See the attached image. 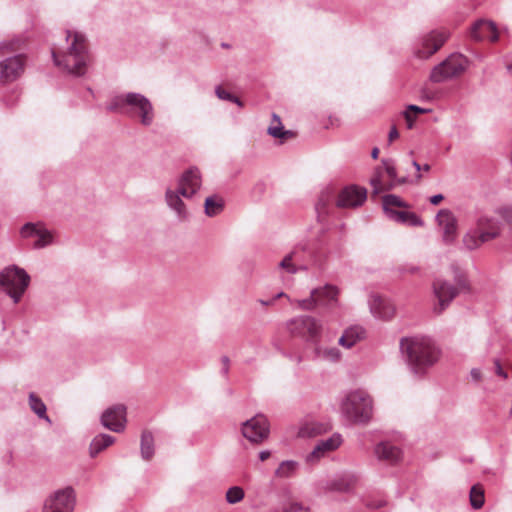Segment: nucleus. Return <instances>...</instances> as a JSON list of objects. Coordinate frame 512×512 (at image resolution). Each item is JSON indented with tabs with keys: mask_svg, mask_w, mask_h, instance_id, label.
I'll return each mask as SVG.
<instances>
[{
	"mask_svg": "<svg viewBox=\"0 0 512 512\" xmlns=\"http://www.w3.org/2000/svg\"><path fill=\"white\" fill-rule=\"evenodd\" d=\"M241 432L249 442L260 444L268 438L270 433L268 419L263 414H257L242 423Z\"/></svg>",
	"mask_w": 512,
	"mask_h": 512,
	"instance_id": "9",
	"label": "nucleus"
},
{
	"mask_svg": "<svg viewBox=\"0 0 512 512\" xmlns=\"http://www.w3.org/2000/svg\"><path fill=\"white\" fill-rule=\"evenodd\" d=\"M467 65L468 60L465 56L453 53L432 69L430 80L434 83H442L458 77L466 70Z\"/></svg>",
	"mask_w": 512,
	"mask_h": 512,
	"instance_id": "7",
	"label": "nucleus"
},
{
	"mask_svg": "<svg viewBox=\"0 0 512 512\" xmlns=\"http://www.w3.org/2000/svg\"><path fill=\"white\" fill-rule=\"evenodd\" d=\"M497 214L501 216L510 226H512V206H503L497 209Z\"/></svg>",
	"mask_w": 512,
	"mask_h": 512,
	"instance_id": "44",
	"label": "nucleus"
},
{
	"mask_svg": "<svg viewBox=\"0 0 512 512\" xmlns=\"http://www.w3.org/2000/svg\"><path fill=\"white\" fill-rule=\"evenodd\" d=\"M470 36L477 41L489 40L495 42L498 40V30L493 21L479 19L471 26Z\"/></svg>",
	"mask_w": 512,
	"mask_h": 512,
	"instance_id": "21",
	"label": "nucleus"
},
{
	"mask_svg": "<svg viewBox=\"0 0 512 512\" xmlns=\"http://www.w3.org/2000/svg\"><path fill=\"white\" fill-rule=\"evenodd\" d=\"M469 497L470 504L474 509H480L484 505V491L480 486H472Z\"/></svg>",
	"mask_w": 512,
	"mask_h": 512,
	"instance_id": "38",
	"label": "nucleus"
},
{
	"mask_svg": "<svg viewBox=\"0 0 512 512\" xmlns=\"http://www.w3.org/2000/svg\"><path fill=\"white\" fill-rule=\"evenodd\" d=\"M494 366H495V373L502 377L503 379H507L508 378V375L507 373L504 371V369L502 368V365H501V362L499 359H495L494 360Z\"/></svg>",
	"mask_w": 512,
	"mask_h": 512,
	"instance_id": "49",
	"label": "nucleus"
},
{
	"mask_svg": "<svg viewBox=\"0 0 512 512\" xmlns=\"http://www.w3.org/2000/svg\"><path fill=\"white\" fill-rule=\"evenodd\" d=\"M342 442L340 435L320 440L313 450L306 456V462L314 464L319 461L327 452L337 449Z\"/></svg>",
	"mask_w": 512,
	"mask_h": 512,
	"instance_id": "22",
	"label": "nucleus"
},
{
	"mask_svg": "<svg viewBox=\"0 0 512 512\" xmlns=\"http://www.w3.org/2000/svg\"><path fill=\"white\" fill-rule=\"evenodd\" d=\"M20 235L24 239L36 238L34 249H42L53 243L52 233L42 223L28 222L20 229Z\"/></svg>",
	"mask_w": 512,
	"mask_h": 512,
	"instance_id": "13",
	"label": "nucleus"
},
{
	"mask_svg": "<svg viewBox=\"0 0 512 512\" xmlns=\"http://www.w3.org/2000/svg\"><path fill=\"white\" fill-rule=\"evenodd\" d=\"M370 310L375 317L381 319H391L395 314L394 305L387 299L379 295H372L369 301Z\"/></svg>",
	"mask_w": 512,
	"mask_h": 512,
	"instance_id": "25",
	"label": "nucleus"
},
{
	"mask_svg": "<svg viewBox=\"0 0 512 512\" xmlns=\"http://www.w3.org/2000/svg\"><path fill=\"white\" fill-rule=\"evenodd\" d=\"M507 69H508L509 72L512 73V63L507 65Z\"/></svg>",
	"mask_w": 512,
	"mask_h": 512,
	"instance_id": "63",
	"label": "nucleus"
},
{
	"mask_svg": "<svg viewBox=\"0 0 512 512\" xmlns=\"http://www.w3.org/2000/svg\"><path fill=\"white\" fill-rule=\"evenodd\" d=\"M478 227L480 230L478 239L468 236L464 238V242L470 250L477 248L482 243L498 237L500 234V223L492 217L481 216L478 219Z\"/></svg>",
	"mask_w": 512,
	"mask_h": 512,
	"instance_id": "11",
	"label": "nucleus"
},
{
	"mask_svg": "<svg viewBox=\"0 0 512 512\" xmlns=\"http://www.w3.org/2000/svg\"><path fill=\"white\" fill-rule=\"evenodd\" d=\"M408 215H409L408 211H398L397 210L395 212H391V214L387 217L397 223L406 224Z\"/></svg>",
	"mask_w": 512,
	"mask_h": 512,
	"instance_id": "45",
	"label": "nucleus"
},
{
	"mask_svg": "<svg viewBox=\"0 0 512 512\" xmlns=\"http://www.w3.org/2000/svg\"><path fill=\"white\" fill-rule=\"evenodd\" d=\"M448 35L446 32L432 31L422 36L415 47V54L419 58H428L447 40Z\"/></svg>",
	"mask_w": 512,
	"mask_h": 512,
	"instance_id": "12",
	"label": "nucleus"
},
{
	"mask_svg": "<svg viewBox=\"0 0 512 512\" xmlns=\"http://www.w3.org/2000/svg\"><path fill=\"white\" fill-rule=\"evenodd\" d=\"M384 505L383 501H377L375 504L368 503L367 506L370 508H380Z\"/></svg>",
	"mask_w": 512,
	"mask_h": 512,
	"instance_id": "56",
	"label": "nucleus"
},
{
	"mask_svg": "<svg viewBox=\"0 0 512 512\" xmlns=\"http://www.w3.org/2000/svg\"><path fill=\"white\" fill-rule=\"evenodd\" d=\"M271 453L269 450H263L259 453V459L265 461L270 457Z\"/></svg>",
	"mask_w": 512,
	"mask_h": 512,
	"instance_id": "53",
	"label": "nucleus"
},
{
	"mask_svg": "<svg viewBox=\"0 0 512 512\" xmlns=\"http://www.w3.org/2000/svg\"><path fill=\"white\" fill-rule=\"evenodd\" d=\"M340 413L349 424L366 425L373 416V400L364 390L350 391L340 402Z\"/></svg>",
	"mask_w": 512,
	"mask_h": 512,
	"instance_id": "4",
	"label": "nucleus"
},
{
	"mask_svg": "<svg viewBox=\"0 0 512 512\" xmlns=\"http://www.w3.org/2000/svg\"><path fill=\"white\" fill-rule=\"evenodd\" d=\"M400 350L410 372L418 377H423L440 357V350L427 336L416 335L402 338Z\"/></svg>",
	"mask_w": 512,
	"mask_h": 512,
	"instance_id": "1",
	"label": "nucleus"
},
{
	"mask_svg": "<svg viewBox=\"0 0 512 512\" xmlns=\"http://www.w3.org/2000/svg\"><path fill=\"white\" fill-rule=\"evenodd\" d=\"M422 98L426 99V100H432L434 98V96L432 94H429L427 92H423V95H422Z\"/></svg>",
	"mask_w": 512,
	"mask_h": 512,
	"instance_id": "59",
	"label": "nucleus"
},
{
	"mask_svg": "<svg viewBox=\"0 0 512 512\" xmlns=\"http://www.w3.org/2000/svg\"><path fill=\"white\" fill-rule=\"evenodd\" d=\"M245 496L243 488L240 486H232L226 491V501L229 504H237L243 500Z\"/></svg>",
	"mask_w": 512,
	"mask_h": 512,
	"instance_id": "39",
	"label": "nucleus"
},
{
	"mask_svg": "<svg viewBox=\"0 0 512 512\" xmlns=\"http://www.w3.org/2000/svg\"><path fill=\"white\" fill-rule=\"evenodd\" d=\"M277 268L280 271L292 275L298 273L299 271H306V267L304 265L300 266L299 264L295 263L290 252L287 253L283 257V259L278 263Z\"/></svg>",
	"mask_w": 512,
	"mask_h": 512,
	"instance_id": "35",
	"label": "nucleus"
},
{
	"mask_svg": "<svg viewBox=\"0 0 512 512\" xmlns=\"http://www.w3.org/2000/svg\"><path fill=\"white\" fill-rule=\"evenodd\" d=\"M443 199L444 196L442 194H436L430 197V203L432 205H438Z\"/></svg>",
	"mask_w": 512,
	"mask_h": 512,
	"instance_id": "51",
	"label": "nucleus"
},
{
	"mask_svg": "<svg viewBox=\"0 0 512 512\" xmlns=\"http://www.w3.org/2000/svg\"><path fill=\"white\" fill-rule=\"evenodd\" d=\"M470 375L475 381H479L481 379V371L477 368H473L470 372Z\"/></svg>",
	"mask_w": 512,
	"mask_h": 512,
	"instance_id": "52",
	"label": "nucleus"
},
{
	"mask_svg": "<svg viewBox=\"0 0 512 512\" xmlns=\"http://www.w3.org/2000/svg\"><path fill=\"white\" fill-rule=\"evenodd\" d=\"M406 225H409L412 227H421L424 225V222L416 213L409 212Z\"/></svg>",
	"mask_w": 512,
	"mask_h": 512,
	"instance_id": "46",
	"label": "nucleus"
},
{
	"mask_svg": "<svg viewBox=\"0 0 512 512\" xmlns=\"http://www.w3.org/2000/svg\"><path fill=\"white\" fill-rule=\"evenodd\" d=\"M359 480L360 477L357 473L352 471H342L327 481L326 489L330 491L347 492L355 488Z\"/></svg>",
	"mask_w": 512,
	"mask_h": 512,
	"instance_id": "20",
	"label": "nucleus"
},
{
	"mask_svg": "<svg viewBox=\"0 0 512 512\" xmlns=\"http://www.w3.org/2000/svg\"><path fill=\"white\" fill-rule=\"evenodd\" d=\"M72 39L65 53L58 55L52 50V57L56 66L62 67L69 74L82 76L86 73L89 55L87 51L86 38L79 32L67 31L66 39Z\"/></svg>",
	"mask_w": 512,
	"mask_h": 512,
	"instance_id": "3",
	"label": "nucleus"
},
{
	"mask_svg": "<svg viewBox=\"0 0 512 512\" xmlns=\"http://www.w3.org/2000/svg\"><path fill=\"white\" fill-rule=\"evenodd\" d=\"M367 198V190L357 185H350L341 190L336 205L340 208H356Z\"/></svg>",
	"mask_w": 512,
	"mask_h": 512,
	"instance_id": "17",
	"label": "nucleus"
},
{
	"mask_svg": "<svg viewBox=\"0 0 512 512\" xmlns=\"http://www.w3.org/2000/svg\"><path fill=\"white\" fill-rule=\"evenodd\" d=\"M382 163L385 167L386 173L388 174V176L391 179V183L387 187H384L381 183L380 169H377L375 172V175L372 176L370 179V184H371V186L373 188V192L375 194H379V193L383 192L384 190H390V189L394 188L397 184H404L407 180L406 177L397 178L396 167L391 160L383 159Z\"/></svg>",
	"mask_w": 512,
	"mask_h": 512,
	"instance_id": "18",
	"label": "nucleus"
},
{
	"mask_svg": "<svg viewBox=\"0 0 512 512\" xmlns=\"http://www.w3.org/2000/svg\"><path fill=\"white\" fill-rule=\"evenodd\" d=\"M202 177L197 167H190L184 171L178 180L176 188L183 198L191 199L201 188Z\"/></svg>",
	"mask_w": 512,
	"mask_h": 512,
	"instance_id": "15",
	"label": "nucleus"
},
{
	"mask_svg": "<svg viewBox=\"0 0 512 512\" xmlns=\"http://www.w3.org/2000/svg\"><path fill=\"white\" fill-rule=\"evenodd\" d=\"M106 110L137 119L145 127L151 126L155 119L152 102L145 95L138 92H127L112 96L106 105Z\"/></svg>",
	"mask_w": 512,
	"mask_h": 512,
	"instance_id": "2",
	"label": "nucleus"
},
{
	"mask_svg": "<svg viewBox=\"0 0 512 512\" xmlns=\"http://www.w3.org/2000/svg\"><path fill=\"white\" fill-rule=\"evenodd\" d=\"M291 359L293 361H295L297 364L301 363L302 360H303L302 356H300V355H297V356H294V357L291 356Z\"/></svg>",
	"mask_w": 512,
	"mask_h": 512,
	"instance_id": "60",
	"label": "nucleus"
},
{
	"mask_svg": "<svg viewBox=\"0 0 512 512\" xmlns=\"http://www.w3.org/2000/svg\"><path fill=\"white\" fill-rule=\"evenodd\" d=\"M182 194L177 189L167 188L165 191V202L172 210L179 221H185L189 217L188 209L182 199Z\"/></svg>",
	"mask_w": 512,
	"mask_h": 512,
	"instance_id": "24",
	"label": "nucleus"
},
{
	"mask_svg": "<svg viewBox=\"0 0 512 512\" xmlns=\"http://www.w3.org/2000/svg\"><path fill=\"white\" fill-rule=\"evenodd\" d=\"M101 424L113 432L124 431L126 425V407L117 404L107 408L101 415Z\"/></svg>",
	"mask_w": 512,
	"mask_h": 512,
	"instance_id": "16",
	"label": "nucleus"
},
{
	"mask_svg": "<svg viewBox=\"0 0 512 512\" xmlns=\"http://www.w3.org/2000/svg\"><path fill=\"white\" fill-rule=\"evenodd\" d=\"M141 457L148 461L154 455V437L151 432L144 431L141 435Z\"/></svg>",
	"mask_w": 512,
	"mask_h": 512,
	"instance_id": "33",
	"label": "nucleus"
},
{
	"mask_svg": "<svg viewBox=\"0 0 512 512\" xmlns=\"http://www.w3.org/2000/svg\"><path fill=\"white\" fill-rule=\"evenodd\" d=\"M430 111H431V109L422 108L417 105H413V104L408 105L407 110L404 112V117L407 122L408 128L411 129L413 126V122H414V118L412 117L410 112L422 114V113H429Z\"/></svg>",
	"mask_w": 512,
	"mask_h": 512,
	"instance_id": "40",
	"label": "nucleus"
},
{
	"mask_svg": "<svg viewBox=\"0 0 512 512\" xmlns=\"http://www.w3.org/2000/svg\"><path fill=\"white\" fill-rule=\"evenodd\" d=\"M298 467V462L294 460L282 461L275 470V476L278 478H290L295 475Z\"/></svg>",
	"mask_w": 512,
	"mask_h": 512,
	"instance_id": "36",
	"label": "nucleus"
},
{
	"mask_svg": "<svg viewBox=\"0 0 512 512\" xmlns=\"http://www.w3.org/2000/svg\"><path fill=\"white\" fill-rule=\"evenodd\" d=\"M377 459L389 465H395L402 459V451L388 441L378 443L374 448Z\"/></svg>",
	"mask_w": 512,
	"mask_h": 512,
	"instance_id": "23",
	"label": "nucleus"
},
{
	"mask_svg": "<svg viewBox=\"0 0 512 512\" xmlns=\"http://www.w3.org/2000/svg\"><path fill=\"white\" fill-rule=\"evenodd\" d=\"M412 165L416 169L417 172H420V170L422 169V166L415 160L412 161Z\"/></svg>",
	"mask_w": 512,
	"mask_h": 512,
	"instance_id": "58",
	"label": "nucleus"
},
{
	"mask_svg": "<svg viewBox=\"0 0 512 512\" xmlns=\"http://www.w3.org/2000/svg\"><path fill=\"white\" fill-rule=\"evenodd\" d=\"M0 48L1 49H8L9 48L11 50L14 49L13 48V43H10V42L9 43L8 42H2L1 45H0Z\"/></svg>",
	"mask_w": 512,
	"mask_h": 512,
	"instance_id": "55",
	"label": "nucleus"
},
{
	"mask_svg": "<svg viewBox=\"0 0 512 512\" xmlns=\"http://www.w3.org/2000/svg\"><path fill=\"white\" fill-rule=\"evenodd\" d=\"M224 209V200L221 196L214 194L208 196L204 202V212L208 217L219 215Z\"/></svg>",
	"mask_w": 512,
	"mask_h": 512,
	"instance_id": "31",
	"label": "nucleus"
},
{
	"mask_svg": "<svg viewBox=\"0 0 512 512\" xmlns=\"http://www.w3.org/2000/svg\"><path fill=\"white\" fill-rule=\"evenodd\" d=\"M378 155H379V148L377 147H374L371 151V157L373 159H377L378 158Z\"/></svg>",
	"mask_w": 512,
	"mask_h": 512,
	"instance_id": "57",
	"label": "nucleus"
},
{
	"mask_svg": "<svg viewBox=\"0 0 512 512\" xmlns=\"http://www.w3.org/2000/svg\"><path fill=\"white\" fill-rule=\"evenodd\" d=\"M293 260L295 263L304 265L306 267V271L309 269V262L315 263L316 260L314 258V253L310 248L308 242H300L297 243L292 250L290 251Z\"/></svg>",
	"mask_w": 512,
	"mask_h": 512,
	"instance_id": "27",
	"label": "nucleus"
},
{
	"mask_svg": "<svg viewBox=\"0 0 512 512\" xmlns=\"http://www.w3.org/2000/svg\"><path fill=\"white\" fill-rule=\"evenodd\" d=\"M287 327L291 334L313 343L318 340L322 330L321 322L308 315L290 320Z\"/></svg>",
	"mask_w": 512,
	"mask_h": 512,
	"instance_id": "8",
	"label": "nucleus"
},
{
	"mask_svg": "<svg viewBox=\"0 0 512 512\" xmlns=\"http://www.w3.org/2000/svg\"><path fill=\"white\" fill-rule=\"evenodd\" d=\"M398 137H399V132H398L397 128L395 126H392L389 131V135H388L389 142L390 143L393 142Z\"/></svg>",
	"mask_w": 512,
	"mask_h": 512,
	"instance_id": "50",
	"label": "nucleus"
},
{
	"mask_svg": "<svg viewBox=\"0 0 512 512\" xmlns=\"http://www.w3.org/2000/svg\"><path fill=\"white\" fill-rule=\"evenodd\" d=\"M338 293V288L330 284H326L323 287L315 288L312 290V294L317 296L319 305L326 307H333L337 305Z\"/></svg>",
	"mask_w": 512,
	"mask_h": 512,
	"instance_id": "26",
	"label": "nucleus"
},
{
	"mask_svg": "<svg viewBox=\"0 0 512 512\" xmlns=\"http://www.w3.org/2000/svg\"><path fill=\"white\" fill-rule=\"evenodd\" d=\"M221 362H222L221 374L224 375L225 377H227L228 373H229V369H230V359L228 356H222Z\"/></svg>",
	"mask_w": 512,
	"mask_h": 512,
	"instance_id": "48",
	"label": "nucleus"
},
{
	"mask_svg": "<svg viewBox=\"0 0 512 512\" xmlns=\"http://www.w3.org/2000/svg\"><path fill=\"white\" fill-rule=\"evenodd\" d=\"M75 492L72 487L55 491L44 503L43 512H73Z\"/></svg>",
	"mask_w": 512,
	"mask_h": 512,
	"instance_id": "10",
	"label": "nucleus"
},
{
	"mask_svg": "<svg viewBox=\"0 0 512 512\" xmlns=\"http://www.w3.org/2000/svg\"><path fill=\"white\" fill-rule=\"evenodd\" d=\"M273 121L277 123L275 126H270L267 130L268 134L274 138L286 139L293 136V132L290 130H284L281 123L280 117L277 114H273Z\"/></svg>",
	"mask_w": 512,
	"mask_h": 512,
	"instance_id": "37",
	"label": "nucleus"
},
{
	"mask_svg": "<svg viewBox=\"0 0 512 512\" xmlns=\"http://www.w3.org/2000/svg\"><path fill=\"white\" fill-rule=\"evenodd\" d=\"M284 296H287V295H286L284 292H280V293H278V294H277L273 299H275V300H276V299H278V298H280V297H284Z\"/></svg>",
	"mask_w": 512,
	"mask_h": 512,
	"instance_id": "61",
	"label": "nucleus"
},
{
	"mask_svg": "<svg viewBox=\"0 0 512 512\" xmlns=\"http://www.w3.org/2000/svg\"><path fill=\"white\" fill-rule=\"evenodd\" d=\"M365 338V329L362 326L354 325L344 330L339 338V345L346 349L352 348L356 343Z\"/></svg>",
	"mask_w": 512,
	"mask_h": 512,
	"instance_id": "28",
	"label": "nucleus"
},
{
	"mask_svg": "<svg viewBox=\"0 0 512 512\" xmlns=\"http://www.w3.org/2000/svg\"><path fill=\"white\" fill-rule=\"evenodd\" d=\"M328 202H329V195L327 193L322 194V196L320 197L319 201L317 202V204L315 206L318 218H320L325 213V209H326Z\"/></svg>",
	"mask_w": 512,
	"mask_h": 512,
	"instance_id": "43",
	"label": "nucleus"
},
{
	"mask_svg": "<svg viewBox=\"0 0 512 512\" xmlns=\"http://www.w3.org/2000/svg\"><path fill=\"white\" fill-rule=\"evenodd\" d=\"M297 302L299 308L302 310H313L317 305H319L317 296L313 295L312 292L308 298L298 300Z\"/></svg>",
	"mask_w": 512,
	"mask_h": 512,
	"instance_id": "42",
	"label": "nucleus"
},
{
	"mask_svg": "<svg viewBox=\"0 0 512 512\" xmlns=\"http://www.w3.org/2000/svg\"><path fill=\"white\" fill-rule=\"evenodd\" d=\"M30 283V276L18 266H8L0 272V288H2L15 304L20 302Z\"/></svg>",
	"mask_w": 512,
	"mask_h": 512,
	"instance_id": "5",
	"label": "nucleus"
},
{
	"mask_svg": "<svg viewBox=\"0 0 512 512\" xmlns=\"http://www.w3.org/2000/svg\"><path fill=\"white\" fill-rule=\"evenodd\" d=\"M29 406L30 409L40 418L48 423H51V419L47 415V407L45 403L42 401L40 397H38L35 393L31 392L29 394Z\"/></svg>",
	"mask_w": 512,
	"mask_h": 512,
	"instance_id": "32",
	"label": "nucleus"
},
{
	"mask_svg": "<svg viewBox=\"0 0 512 512\" xmlns=\"http://www.w3.org/2000/svg\"><path fill=\"white\" fill-rule=\"evenodd\" d=\"M421 177H422V175H421L420 173H418V174L416 175V178H417L418 180H419V179H421Z\"/></svg>",
	"mask_w": 512,
	"mask_h": 512,
	"instance_id": "64",
	"label": "nucleus"
},
{
	"mask_svg": "<svg viewBox=\"0 0 512 512\" xmlns=\"http://www.w3.org/2000/svg\"><path fill=\"white\" fill-rule=\"evenodd\" d=\"M115 442V437L101 433L96 435L89 446V454L92 458L96 457L99 453L111 446Z\"/></svg>",
	"mask_w": 512,
	"mask_h": 512,
	"instance_id": "30",
	"label": "nucleus"
},
{
	"mask_svg": "<svg viewBox=\"0 0 512 512\" xmlns=\"http://www.w3.org/2000/svg\"><path fill=\"white\" fill-rule=\"evenodd\" d=\"M436 222L442 230L445 244H452L457 237V219L449 209H441L436 215Z\"/></svg>",
	"mask_w": 512,
	"mask_h": 512,
	"instance_id": "19",
	"label": "nucleus"
},
{
	"mask_svg": "<svg viewBox=\"0 0 512 512\" xmlns=\"http://www.w3.org/2000/svg\"><path fill=\"white\" fill-rule=\"evenodd\" d=\"M422 169H423L424 171H429V170H430V165H429V164H424V165L422 166Z\"/></svg>",
	"mask_w": 512,
	"mask_h": 512,
	"instance_id": "62",
	"label": "nucleus"
},
{
	"mask_svg": "<svg viewBox=\"0 0 512 512\" xmlns=\"http://www.w3.org/2000/svg\"><path fill=\"white\" fill-rule=\"evenodd\" d=\"M26 58L23 54L7 57L0 61V81L10 83L17 80L24 72Z\"/></svg>",
	"mask_w": 512,
	"mask_h": 512,
	"instance_id": "14",
	"label": "nucleus"
},
{
	"mask_svg": "<svg viewBox=\"0 0 512 512\" xmlns=\"http://www.w3.org/2000/svg\"><path fill=\"white\" fill-rule=\"evenodd\" d=\"M258 302L263 305V306H269V305H272L274 302H275V299H270V300H263V299H259Z\"/></svg>",
	"mask_w": 512,
	"mask_h": 512,
	"instance_id": "54",
	"label": "nucleus"
},
{
	"mask_svg": "<svg viewBox=\"0 0 512 512\" xmlns=\"http://www.w3.org/2000/svg\"><path fill=\"white\" fill-rule=\"evenodd\" d=\"M283 512H309V510L304 508L301 504L293 502L285 508Z\"/></svg>",
	"mask_w": 512,
	"mask_h": 512,
	"instance_id": "47",
	"label": "nucleus"
},
{
	"mask_svg": "<svg viewBox=\"0 0 512 512\" xmlns=\"http://www.w3.org/2000/svg\"><path fill=\"white\" fill-rule=\"evenodd\" d=\"M468 289V284L464 276L455 277V284L444 279H436L433 282V293L438 300L434 307L437 314L442 313L459 294L460 291Z\"/></svg>",
	"mask_w": 512,
	"mask_h": 512,
	"instance_id": "6",
	"label": "nucleus"
},
{
	"mask_svg": "<svg viewBox=\"0 0 512 512\" xmlns=\"http://www.w3.org/2000/svg\"><path fill=\"white\" fill-rule=\"evenodd\" d=\"M314 348L312 352V360L327 361L336 363L341 359V352L336 347H324L321 346L317 341L314 342Z\"/></svg>",
	"mask_w": 512,
	"mask_h": 512,
	"instance_id": "29",
	"label": "nucleus"
},
{
	"mask_svg": "<svg viewBox=\"0 0 512 512\" xmlns=\"http://www.w3.org/2000/svg\"><path fill=\"white\" fill-rule=\"evenodd\" d=\"M383 202V210L386 214V216H389L391 212H395V207L399 208H407L409 207L408 204L403 201L399 196L394 194H387L383 196L382 199Z\"/></svg>",
	"mask_w": 512,
	"mask_h": 512,
	"instance_id": "34",
	"label": "nucleus"
},
{
	"mask_svg": "<svg viewBox=\"0 0 512 512\" xmlns=\"http://www.w3.org/2000/svg\"><path fill=\"white\" fill-rule=\"evenodd\" d=\"M215 93H216L217 97L221 100L230 101V102L236 103L238 106H242V102L238 97H236L233 94H231L230 92L226 91L221 86H217L215 88Z\"/></svg>",
	"mask_w": 512,
	"mask_h": 512,
	"instance_id": "41",
	"label": "nucleus"
}]
</instances>
